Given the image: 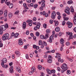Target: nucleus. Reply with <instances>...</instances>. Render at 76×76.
I'll list each match as a JSON object with an SVG mask.
<instances>
[{"instance_id": "53", "label": "nucleus", "mask_w": 76, "mask_h": 76, "mask_svg": "<svg viewBox=\"0 0 76 76\" xmlns=\"http://www.w3.org/2000/svg\"><path fill=\"white\" fill-rule=\"evenodd\" d=\"M66 69H64L63 70H62L61 71V72L62 73H64V72H65V71H66Z\"/></svg>"}, {"instance_id": "61", "label": "nucleus", "mask_w": 76, "mask_h": 76, "mask_svg": "<svg viewBox=\"0 0 76 76\" xmlns=\"http://www.w3.org/2000/svg\"><path fill=\"white\" fill-rule=\"evenodd\" d=\"M56 9V7H52V10H55V9Z\"/></svg>"}, {"instance_id": "28", "label": "nucleus", "mask_w": 76, "mask_h": 76, "mask_svg": "<svg viewBox=\"0 0 76 76\" xmlns=\"http://www.w3.org/2000/svg\"><path fill=\"white\" fill-rule=\"evenodd\" d=\"M40 38L42 39H45V36H44V35H40Z\"/></svg>"}, {"instance_id": "5", "label": "nucleus", "mask_w": 76, "mask_h": 76, "mask_svg": "<svg viewBox=\"0 0 76 76\" xmlns=\"http://www.w3.org/2000/svg\"><path fill=\"white\" fill-rule=\"evenodd\" d=\"M67 67V65L66 64H63L62 66H61V67L62 69H65L66 70H67L68 69V67Z\"/></svg>"}, {"instance_id": "45", "label": "nucleus", "mask_w": 76, "mask_h": 76, "mask_svg": "<svg viewBox=\"0 0 76 76\" xmlns=\"http://www.w3.org/2000/svg\"><path fill=\"white\" fill-rule=\"evenodd\" d=\"M52 58H53V57L49 55L48 56V58L50 60Z\"/></svg>"}, {"instance_id": "55", "label": "nucleus", "mask_w": 76, "mask_h": 76, "mask_svg": "<svg viewBox=\"0 0 76 76\" xmlns=\"http://www.w3.org/2000/svg\"><path fill=\"white\" fill-rule=\"evenodd\" d=\"M19 42H22V40L21 39H20L18 40Z\"/></svg>"}, {"instance_id": "19", "label": "nucleus", "mask_w": 76, "mask_h": 76, "mask_svg": "<svg viewBox=\"0 0 76 76\" xmlns=\"http://www.w3.org/2000/svg\"><path fill=\"white\" fill-rule=\"evenodd\" d=\"M16 70L17 72H19V73H20L21 71V70H20V68L19 67H18L17 68Z\"/></svg>"}, {"instance_id": "37", "label": "nucleus", "mask_w": 76, "mask_h": 76, "mask_svg": "<svg viewBox=\"0 0 76 76\" xmlns=\"http://www.w3.org/2000/svg\"><path fill=\"white\" fill-rule=\"evenodd\" d=\"M63 18L64 20H69V18L67 17H64Z\"/></svg>"}, {"instance_id": "57", "label": "nucleus", "mask_w": 76, "mask_h": 76, "mask_svg": "<svg viewBox=\"0 0 76 76\" xmlns=\"http://www.w3.org/2000/svg\"><path fill=\"white\" fill-rule=\"evenodd\" d=\"M35 13H36V15H38L39 13V11H36Z\"/></svg>"}, {"instance_id": "34", "label": "nucleus", "mask_w": 76, "mask_h": 76, "mask_svg": "<svg viewBox=\"0 0 76 76\" xmlns=\"http://www.w3.org/2000/svg\"><path fill=\"white\" fill-rule=\"evenodd\" d=\"M38 68L39 70H41L42 69V66L41 65H39L38 66Z\"/></svg>"}, {"instance_id": "1", "label": "nucleus", "mask_w": 76, "mask_h": 76, "mask_svg": "<svg viewBox=\"0 0 76 76\" xmlns=\"http://www.w3.org/2000/svg\"><path fill=\"white\" fill-rule=\"evenodd\" d=\"M9 35L8 34H5L3 36L2 39L3 41H5V40L7 39L8 38H9Z\"/></svg>"}, {"instance_id": "64", "label": "nucleus", "mask_w": 76, "mask_h": 76, "mask_svg": "<svg viewBox=\"0 0 76 76\" xmlns=\"http://www.w3.org/2000/svg\"><path fill=\"white\" fill-rule=\"evenodd\" d=\"M73 31H74V32H76V27H75L74 28Z\"/></svg>"}, {"instance_id": "38", "label": "nucleus", "mask_w": 76, "mask_h": 76, "mask_svg": "<svg viewBox=\"0 0 76 76\" xmlns=\"http://www.w3.org/2000/svg\"><path fill=\"white\" fill-rule=\"evenodd\" d=\"M70 73H71V72L69 70H67V73L68 75H70Z\"/></svg>"}, {"instance_id": "27", "label": "nucleus", "mask_w": 76, "mask_h": 76, "mask_svg": "<svg viewBox=\"0 0 76 76\" xmlns=\"http://www.w3.org/2000/svg\"><path fill=\"white\" fill-rule=\"evenodd\" d=\"M4 26H5V27L6 29L9 28V25L7 24V23H6L5 24V25Z\"/></svg>"}, {"instance_id": "7", "label": "nucleus", "mask_w": 76, "mask_h": 76, "mask_svg": "<svg viewBox=\"0 0 76 76\" xmlns=\"http://www.w3.org/2000/svg\"><path fill=\"white\" fill-rule=\"evenodd\" d=\"M31 71L29 73V75H32L33 73H34V72L35 71V68L34 66H32L31 68Z\"/></svg>"}, {"instance_id": "23", "label": "nucleus", "mask_w": 76, "mask_h": 76, "mask_svg": "<svg viewBox=\"0 0 76 76\" xmlns=\"http://www.w3.org/2000/svg\"><path fill=\"white\" fill-rule=\"evenodd\" d=\"M23 6L24 7H25L26 9H29V8H28L26 6V3H24L23 4Z\"/></svg>"}, {"instance_id": "9", "label": "nucleus", "mask_w": 76, "mask_h": 76, "mask_svg": "<svg viewBox=\"0 0 76 76\" xmlns=\"http://www.w3.org/2000/svg\"><path fill=\"white\" fill-rule=\"evenodd\" d=\"M53 39V36L52 35L50 37V39H49L48 41L49 42H52V40Z\"/></svg>"}, {"instance_id": "46", "label": "nucleus", "mask_w": 76, "mask_h": 76, "mask_svg": "<svg viewBox=\"0 0 76 76\" xmlns=\"http://www.w3.org/2000/svg\"><path fill=\"white\" fill-rule=\"evenodd\" d=\"M26 1L28 3H31V0H26Z\"/></svg>"}, {"instance_id": "62", "label": "nucleus", "mask_w": 76, "mask_h": 76, "mask_svg": "<svg viewBox=\"0 0 76 76\" xmlns=\"http://www.w3.org/2000/svg\"><path fill=\"white\" fill-rule=\"evenodd\" d=\"M74 20H76V14H75V15L74 16Z\"/></svg>"}, {"instance_id": "13", "label": "nucleus", "mask_w": 76, "mask_h": 76, "mask_svg": "<svg viewBox=\"0 0 76 76\" xmlns=\"http://www.w3.org/2000/svg\"><path fill=\"white\" fill-rule=\"evenodd\" d=\"M0 28L1 29H2L3 31H5V30L6 29V27H5V26L4 25L1 26L0 27Z\"/></svg>"}, {"instance_id": "30", "label": "nucleus", "mask_w": 76, "mask_h": 76, "mask_svg": "<svg viewBox=\"0 0 76 76\" xmlns=\"http://www.w3.org/2000/svg\"><path fill=\"white\" fill-rule=\"evenodd\" d=\"M42 45V41L41 40H39V45Z\"/></svg>"}, {"instance_id": "3", "label": "nucleus", "mask_w": 76, "mask_h": 76, "mask_svg": "<svg viewBox=\"0 0 76 76\" xmlns=\"http://www.w3.org/2000/svg\"><path fill=\"white\" fill-rule=\"evenodd\" d=\"M66 34L69 35V38L68 39V40L69 41L70 39H73V34L72 33H70L69 32H66Z\"/></svg>"}, {"instance_id": "36", "label": "nucleus", "mask_w": 76, "mask_h": 76, "mask_svg": "<svg viewBox=\"0 0 76 76\" xmlns=\"http://www.w3.org/2000/svg\"><path fill=\"white\" fill-rule=\"evenodd\" d=\"M56 73V70L54 69H53L51 70V74L52 73Z\"/></svg>"}, {"instance_id": "59", "label": "nucleus", "mask_w": 76, "mask_h": 76, "mask_svg": "<svg viewBox=\"0 0 76 76\" xmlns=\"http://www.w3.org/2000/svg\"><path fill=\"white\" fill-rule=\"evenodd\" d=\"M19 10H17L15 12V15H17V14H18V13H19Z\"/></svg>"}, {"instance_id": "42", "label": "nucleus", "mask_w": 76, "mask_h": 76, "mask_svg": "<svg viewBox=\"0 0 76 76\" xmlns=\"http://www.w3.org/2000/svg\"><path fill=\"white\" fill-rule=\"evenodd\" d=\"M43 43L44 44V45H45V46H47V43L45 42V41H43Z\"/></svg>"}, {"instance_id": "41", "label": "nucleus", "mask_w": 76, "mask_h": 76, "mask_svg": "<svg viewBox=\"0 0 76 76\" xmlns=\"http://www.w3.org/2000/svg\"><path fill=\"white\" fill-rule=\"evenodd\" d=\"M66 58H67V59H68V60H69V61H73V60L69 58L68 57H67Z\"/></svg>"}, {"instance_id": "29", "label": "nucleus", "mask_w": 76, "mask_h": 76, "mask_svg": "<svg viewBox=\"0 0 76 76\" xmlns=\"http://www.w3.org/2000/svg\"><path fill=\"white\" fill-rule=\"evenodd\" d=\"M61 56V55H58L57 56H56L55 57L56 58H58V59H61V57H60Z\"/></svg>"}, {"instance_id": "43", "label": "nucleus", "mask_w": 76, "mask_h": 76, "mask_svg": "<svg viewBox=\"0 0 76 76\" xmlns=\"http://www.w3.org/2000/svg\"><path fill=\"white\" fill-rule=\"evenodd\" d=\"M46 32L48 34H49V33H50V30L49 29H47L46 30Z\"/></svg>"}, {"instance_id": "11", "label": "nucleus", "mask_w": 76, "mask_h": 76, "mask_svg": "<svg viewBox=\"0 0 76 76\" xmlns=\"http://www.w3.org/2000/svg\"><path fill=\"white\" fill-rule=\"evenodd\" d=\"M26 23L25 22H23L22 25L23 26V29H25V28H26Z\"/></svg>"}, {"instance_id": "51", "label": "nucleus", "mask_w": 76, "mask_h": 76, "mask_svg": "<svg viewBox=\"0 0 76 76\" xmlns=\"http://www.w3.org/2000/svg\"><path fill=\"white\" fill-rule=\"evenodd\" d=\"M33 21H36L37 20V18H36V17H34L33 19Z\"/></svg>"}, {"instance_id": "22", "label": "nucleus", "mask_w": 76, "mask_h": 76, "mask_svg": "<svg viewBox=\"0 0 76 76\" xmlns=\"http://www.w3.org/2000/svg\"><path fill=\"white\" fill-rule=\"evenodd\" d=\"M19 35V34L18 33H15L14 36V38H18V37Z\"/></svg>"}, {"instance_id": "54", "label": "nucleus", "mask_w": 76, "mask_h": 76, "mask_svg": "<svg viewBox=\"0 0 76 76\" xmlns=\"http://www.w3.org/2000/svg\"><path fill=\"white\" fill-rule=\"evenodd\" d=\"M29 31H26V35H29Z\"/></svg>"}, {"instance_id": "16", "label": "nucleus", "mask_w": 76, "mask_h": 76, "mask_svg": "<svg viewBox=\"0 0 76 76\" xmlns=\"http://www.w3.org/2000/svg\"><path fill=\"white\" fill-rule=\"evenodd\" d=\"M15 53L16 54L17 56H19L20 55V53L18 51H16L15 52Z\"/></svg>"}, {"instance_id": "25", "label": "nucleus", "mask_w": 76, "mask_h": 76, "mask_svg": "<svg viewBox=\"0 0 76 76\" xmlns=\"http://www.w3.org/2000/svg\"><path fill=\"white\" fill-rule=\"evenodd\" d=\"M72 26H73V24H72V23H69V25H68V28H71Z\"/></svg>"}, {"instance_id": "4", "label": "nucleus", "mask_w": 76, "mask_h": 76, "mask_svg": "<svg viewBox=\"0 0 76 76\" xmlns=\"http://www.w3.org/2000/svg\"><path fill=\"white\" fill-rule=\"evenodd\" d=\"M37 25L36 26V27H35L34 28V30H37V28L38 29H39V27H40V26H41V23H37Z\"/></svg>"}, {"instance_id": "47", "label": "nucleus", "mask_w": 76, "mask_h": 76, "mask_svg": "<svg viewBox=\"0 0 76 76\" xmlns=\"http://www.w3.org/2000/svg\"><path fill=\"white\" fill-rule=\"evenodd\" d=\"M3 34V30L1 28H0V34L1 35Z\"/></svg>"}, {"instance_id": "39", "label": "nucleus", "mask_w": 76, "mask_h": 76, "mask_svg": "<svg viewBox=\"0 0 76 76\" xmlns=\"http://www.w3.org/2000/svg\"><path fill=\"white\" fill-rule=\"evenodd\" d=\"M66 45L67 46H69V45H70V42H66Z\"/></svg>"}, {"instance_id": "52", "label": "nucleus", "mask_w": 76, "mask_h": 76, "mask_svg": "<svg viewBox=\"0 0 76 76\" xmlns=\"http://www.w3.org/2000/svg\"><path fill=\"white\" fill-rule=\"evenodd\" d=\"M18 44L19 45H23V42H19Z\"/></svg>"}, {"instance_id": "6", "label": "nucleus", "mask_w": 76, "mask_h": 76, "mask_svg": "<svg viewBox=\"0 0 76 76\" xmlns=\"http://www.w3.org/2000/svg\"><path fill=\"white\" fill-rule=\"evenodd\" d=\"M56 13L55 11H53L52 12L51 14V18L53 19H54L56 18Z\"/></svg>"}, {"instance_id": "2", "label": "nucleus", "mask_w": 76, "mask_h": 76, "mask_svg": "<svg viewBox=\"0 0 76 76\" xmlns=\"http://www.w3.org/2000/svg\"><path fill=\"white\" fill-rule=\"evenodd\" d=\"M5 4H7L8 6H9V8L10 9H12L13 7V4L10 3V2H7V1H6L5 2Z\"/></svg>"}, {"instance_id": "49", "label": "nucleus", "mask_w": 76, "mask_h": 76, "mask_svg": "<svg viewBox=\"0 0 76 76\" xmlns=\"http://www.w3.org/2000/svg\"><path fill=\"white\" fill-rule=\"evenodd\" d=\"M32 22H30L28 23V25L30 26H32Z\"/></svg>"}, {"instance_id": "20", "label": "nucleus", "mask_w": 76, "mask_h": 76, "mask_svg": "<svg viewBox=\"0 0 76 76\" xmlns=\"http://www.w3.org/2000/svg\"><path fill=\"white\" fill-rule=\"evenodd\" d=\"M2 62L1 63H3L4 64V63H6L7 62V59L6 58H4L2 59Z\"/></svg>"}, {"instance_id": "35", "label": "nucleus", "mask_w": 76, "mask_h": 76, "mask_svg": "<svg viewBox=\"0 0 76 76\" xmlns=\"http://www.w3.org/2000/svg\"><path fill=\"white\" fill-rule=\"evenodd\" d=\"M72 3H73V1H68L67 2V3L69 4H72Z\"/></svg>"}, {"instance_id": "15", "label": "nucleus", "mask_w": 76, "mask_h": 76, "mask_svg": "<svg viewBox=\"0 0 76 76\" xmlns=\"http://www.w3.org/2000/svg\"><path fill=\"white\" fill-rule=\"evenodd\" d=\"M4 64L3 62L1 63V65L3 67H4L5 69L7 68V67H8V66L7 65H5L4 66Z\"/></svg>"}, {"instance_id": "14", "label": "nucleus", "mask_w": 76, "mask_h": 76, "mask_svg": "<svg viewBox=\"0 0 76 76\" xmlns=\"http://www.w3.org/2000/svg\"><path fill=\"white\" fill-rule=\"evenodd\" d=\"M13 16V14L11 12H9L8 14V16L10 19H11V18H12V16Z\"/></svg>"}, {"instance_id": "12", "label": "nucleus", "mask_w": 76, "mask_h": 76, "mask_svg": "<svg viewBox=\"0 0 76 76\" xmlns=\"http://www.w3.org/2000/svg\"><path fill=\"white\" fill-rule=\"evenodd\" d=\"M7 16V10H6L4 11V18H6Z\"/></svg>"}, {"instance_id": "63", "label": "nucleus", "mask_w": 76, "mask_h": 76, "mask_svg": "<svg viewBox=\"0 0 76 76\" xmlns=\"http://www.w3.org/2000/svg\"><path fill=\"white\" fill-rule=\"evenodd\" d=\"M73 22L74 25H76V20H73Z\"/></svg>"}, {"instance_id": "31", "label": "nucleus", "mask_w": 76, "mask_h": 76, "mask_svg": "<svg viewBox=\"0 0 76 76\" xmlns=\"http://www.w3.org/2000/svg\"><path fill=\"white\" fill-rule=\"evenodd\" d=\"M66 10L65 11H70V9L68 7H67L66 8Z\"/></svg>"}, {"instance_id": "17", "label": "nucleus", "mask_w": 76, "mask_h": 76, "mask_svg": "<svg viewBox=\"0 0 76 76\" xmlns=\"http://www.w3.org/2000/svg\"><path fill=\"white\" fill-rule=\"evenodd\" d=\"M56 32H59L60 31V28L58 27H56L55 29Z\"/></svg>"}, {"instance_id": "33", "label": "nucleus", "mask_w": 76, "mask_h": 76, "mask_svg": "<svg viewBox=\"0 0 76 76\" xmlns=\"http://www.w3.org/2000/svg\"><path fill=\"white\" fill-rule=\"evenodd\" d=\"M36 35L37 37H39V32L37 31L36 32Z\"/></svg>"}, {"instance_id": "26", "label": "nucleus", "mask_w": 76, "mask_h": 76, "mask_svg": "<svg viewBox=\"0 0 76 76\" xmlns=\"http://www.w3.org/2000/svg\"><path fill=\"white\" fill-rule=\"evenodd\" d=\"M60 42L61 44H63L64 43V39L61 38L60 39Z\"/></svg>"}, {"instance_id": "21", "label": "nucleus", "mask_w": 76, "mask_h": 76, "mask_svg": "<svg viewBox=\"0 0 76 76\" xmlns=\"http://www.w3.org/2000/svg\"><path fill=\"white\" fill-rule=\"evenodd\" d=\"M45 39H47V38H48L49 36V34H48V33L46 34L45 35Z\"/></svg>"}, {"instance_id": "44", "label": "nucleus", "mask_w": 76, "mask_h": 76, "mask_svg": "<svg viewBox=\"0 0 76 76\" xmlns=\"http://www.w3.org/2000/svg\"><path fill=\"white\" fill-rule=\"evenodd\" d=\"M38 7V4H35L34 6V7L35 8V9H36L37 7Z\"/></svg>"}, {"instance_id": "50", "label": "nucleus", "mask_w": 76, "mask_h": 76, "mask_svg": "<svg viewBox=\"0 0 76 76\" xmlns=\"http://www.w3.org/2000/svg\"><path fill=\"white\" fill-rule=\"evenodd\" d=\"M65 23H66V22H65V21H63L62 22V25H63V26H64V25H65Z\"/></svg>"}, {"instance_id": "8", "label": "nucleus", "mask_w": 76, "mask_h": 76, "mask_svg": "<svg viewBox=\"0 0 76 76\" xmlns=\"http://www.w3.org/2000/svg\"><path fill=\"white\" fill-rule=\"evenodd\" d=\"M41 6L43 8H44L45 7V1L44 0H42L41 1Z\"/></svg>"}, {"instance_id": "32", "label": "nucleus", "mask_w": 76, "mask_h": 76, "mask_svg": "<svg viewBox=\"0 0 76 76\" xmlns=\"http://www.w3.org/2000/svg\"><path fill=\"white\" fill-rule=\"evenodd\" d=\"M65 13H67V15H70V13L69 11H65Z\"/></svg>"}, {"instance_id": "10", "label": "nucleus", "mask_w": 76, "mask_h": 76, "mask_svg": "<svg viewBox=\"0 0 76 76\" xmlns=\"http://www.w3.org/2000/svg\"><path fill=\"white\" fill-rule=\"evenodd\" d=\"M9 69L10 73H13V72H14V71H13V66H10Z\"/></svg>"}, {"instance_id": "18", "label": "nucleus", "mask_w": 76, "mask_h": 76, "mask_svg": "<svg viewBox=\"0 0 76 76\" xmlns=\"http://www.w3.org/2000/svg\"><path fill=\"white\" fill-rule=\"evenodd\" d=\"M47 71L48 73L49 74V75H51V70H50L49 69H47Z\"/></svg>"}, {"instance_id": "48", "label": "nucleus", "mask_w": 76, "mask_h": 76, "mask_svg": "<svg viewBox=\"0 0 76 76\" xmlns=\"http://www.w3.org/2000/svg\"><path fill=\"white\" fill-rule=\"evenodd\" d=\"M48 62L49 63H52V60L51 59H49L48 60Z\"/></svg>"}, {"instance_id": "58", "label": "nucleus", "mask_w": 76, "mask_h": 76, "mask_svg": "<svg viewBox=\"0 0 76 76\" xmlns=\"http://www.w3.org/2000/svg\"><path fill=\"white\" fill-rule=\"evenodd\" d=\"M43 27L45 28H46L47 27V24H43Z\"/></svg>"}, {"instance_id": "60", "label": "nucleus", "mask_w": 76, "mask_h": 76, "mask_svg": "<svg viewBox=\"0 0 76 76\" xmlns=\"http://www.w3.org/2000/svg\"><path fill=\"white\" fill-rule=\"evenodd\" d=\"M3 13V11L2 10L0 11V15H2Z\"/></svg>"}, {"instance_id": "40", "label": "nucleus", "mask_w": 76, "mask_h": 76, "mask_svg": "<svg viewBox=\"0 0 76 76\" xmlns=\"http://www.w3.org/2000/svg\"><path fill=\"white\" fill-rule=\"evenodd\" d=\"M32 22V20H27L26 21V22L27 23H28L30 22Z\"/></svg>"}, {"instance_id": "56", "label": "nucleus", "mask_w": 76, "mask_h": 76, "mask_svg": "<svg viewBox=\"0 0 76 76\" xmlns=\"http://www.w3.org/2000/svg\"><path fill=\"white\" fill-rule=\"evenodd\" d=\"M61 18V16H60V15H59L58 16V19H59V20H60V18Z\"/></svg>"}, {"instance_id": "24", "label": "nucleus", "mask_w": 76, "mask_h": 76, "mask_svg": "<svg viewBox=\"0 0 76 76\" xmlns=\"http://www.w3.org/2000/svg\"><path fill=\"white\" fill-rule=\"evenodd\" d=\"M54 22L55 23V26H57L58 25V21L55 20Z\"/></svg>"}]
</instances>
